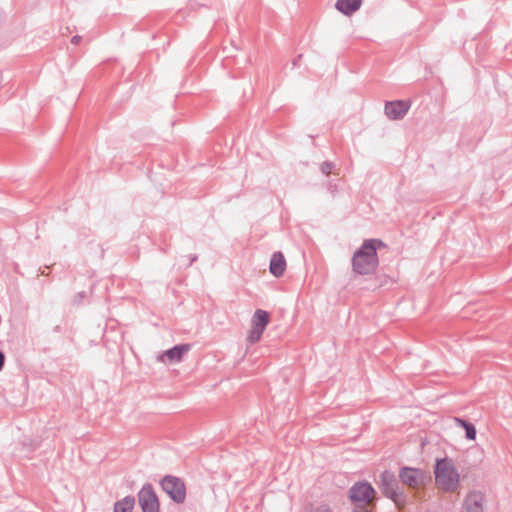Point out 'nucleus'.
Wrapping results in <instances>:
<instances>
[{"instance_id": "nucleus-1", "label": "nucleus", "mask_w": 512, "mask_h": 512, "mask_svg": "<svg viewBox=\"0 0 512 512\" xmlns=\"http://www.w3.org/2000/svg\"><path fill=\"white\" fill-rule=\"evenodd\" d=\"M435 486L445 493H458L461 487V475L451 458H437L434 465Z\"/></svg>"}, {"instance_id": "nucleus-2", "label": "nucleus", "mask_w": 512, "mask_h": 512, "mask_svg": "<svg viewBox=\"0 0 512 512\" xmlns=\"http://www.w3.org/2000/svg\"><path fill=\"white\" fill-rule=\"evenodd\" d=\"M381 246L378 240H366L362 246L355 251L352 257L353 270L361 275L375 271L378 265L377 248Z\"/></svg>"}, {"instance_id": "nucleus-3", "label": "nucleus", "mask_w": 512, "mask_h": 512, "mask_svg": "<svg viewBox=\"0 0 512 512\" xmlns=\"http://www.w3.org/2000/svg\"><path fill=\"white\" fill-rule=\"evenodd\" d=\"M270 316L268 312L257 309L251 319V328L247 334V341L250 343H256L260 340L264 330L269 324Z\"/></svg>"}, {"instance_id": "nucleus-4", "label": "nucleus", "mask_w": 512, "mask_h": 512, "mask_svg": "<svg viewBox=\"0 0 512 512\" xmlns=\"http://www.w3.org/2000/svg\"><path fill=\"white\" fill-rule=\"evenodd\" d=\"M163 490L177 503H182L186 497L185 484L179 478L166 476L161 481Z\"/></svg>"}, {"instance_id": "nucleus-5", "label": "nucleus", "mask_w": 512, "mask_h": 512, "mask_svg": "<svg viewBox=\"0 0 512 512\" xmlns=\"http://www.w3.org/2000/svg\"><path fill=\"white\" fill-rule=\"evenodd\" d=\"M399 477L403 484L413 489L422 488L428 478L425 471L410 467L402 468Z\"/></svg>"}, {"instance_id": "nucleus-6", "label": "nucleus", "mask_w": 512, "mask_h": 512, "mask_svg": "<svg viewBox=\"0 0 512 512\" xmlns=\"http://www.w3.org/2000/svg\"><path fill=\"white\" fill-rule=\"evenodd\" d=\"M351 500L358 506H368L375 497V490L368 483H357L350 490Z\"/></svg>"}, {"instance_id": "nucleus-7", "label": "nucleus", "mask_w": 512, "mask_h": 512, "mask_svg": "<svg viewBox=\"0 0 512 512\" xmlns=\"http://www.w3.org/2000/svg\"><path fill=\"white\" fill-rule=\"evenodd\" d=\"M139 505L143 512H159V499L151 485H145L138 493Z\"/></svg>"}, {"instance_id": "nucleus-8", "label": "nucleus", "mask_w": 512, "mask_h": 512, "mask_svg": "<svg viewBox=\"0 0 512 512\" xmlns=\"http://www.w3.org/2000/svg\"><path fill=\"white\" fill-rule=\"evenodd\" d=\"M411 103L405 100L386 101L385 115L390 120H399L404 118L410 109Z\"/></svg>"}, {"instance_id": "nucleus-9", "label": "nucleus", "mask_w": 512, "mask_h": 512, "mask_svg": "<svg viewBox=\"0 0 512 512\" xmlns=\"http://www.w3.org/2000/svg\"><path fill=\"white\" fill-rule=\"evenodd\" d=\"M485 495L480 491H471L464 501L465 512H484Z\"/></svg>"}, {"instance_id": "nucleus-10", "label": "nucleus", "mask_w": 512, "mask_h": 512, "mask_svg": "<svg viewBox=\"0 0 512 512\" xmlns=\"http://www.w3.org/2000/svg\"><path fill=\"white\" fill-rule=\"evenodd\" d=\"M380 488L382 489L383 493L393 499L396 503H397V500L395 498L396 496V486H397V483H396V479L394 477V474L389 472V471H384L381 475H380Z\"/></svg>"}, {"instance_id": "nucleus-11", "label": "nucleus", "mask_w": 512, "mask_h": 512, "mask_svg": "<svg viewBox=\"0 0 512 512\" xmlns=\"http://www.w3.org/2000/svg\"><path fill=\"white\" fill-rule=\"evenodd\" d=\"M190 350V346L188 344H182L173 347L170 350H167L161 357L160 361L166 363L179 362L182 359V356Z\"/></svg>"}, {"instance_id": "nucleus-12", "label": "nucleus", "mask_w": 512, "mask_h": 512, "mask_svg": "<svg viewBox=\"0 0 512 512\" xmlns=\"http://www.w3.org/2000/svg\"><path fill=\"white\" fill-rule=\"evenodd\" d=\"M286 260L281 252H275L270 260L269 271L275 277H281L286 270Z\"/></svg>"}, {"instance_id": "nucleus-13", "label": "nucleus", "mask_w": 512, "mask_h": 512, "mask_svg": "<svg viewBox=\"0 0 512 512\" xmlns=\"http://www.w3.org/2000/svg\"><path fill=\"white\" fill-rule=\"evenodd\" d=\"M362 5V0H337L335 7L344 15H351L357 11Z\"/></svg>"}, {"instance_id": "nucleus-14", "label": "nucleus", "mask_w": 512, "mask_h": 512, "mask_svg": "<svg viewBox=\"0 0 512 512\" xmlns=\"http://www.w3.org/2000/svg\"><path fill=\"white\" fill-rule=\"evenodd\" d=\"M135 500L131 496L124 497L117 501L114 505V512H132L134 509Z\"/></svg>"}, {"instance_id": "nucleus-15", "label": "nucleus", "mask_w": 512, "mask_h": 512, "mask_svg": "<svg viewBox=\"0 0 512 512\" xmlns=\"http://www.w3.org/2000/svg\"><path fill=\"white\" fill-rule=\"evenodd\" d=\"M456 422L459 426L463 427L466 431V437L469 440H475L476 438V429L474 425L462 420V419H456Z\"/></svg>"}, {"instance_id": "nucleus-16", "label": "nucleus", "mask_w": 512, "mask_h": 512, "mask_svg": "<svg viewBox=\"0 0 512 512\" xmlns=\"http://www.w3.org/2000/svg\"><path fill=\"white\" fill-rule=\"evenodd\" d=\"M335 165L333 162L331 161H324L321 166H320V170L323 174H325L326 176L330 175L334 169Z\"/></svg>"}, {"instance_id": "nucleus-17", "label": "nucleus", "mask_w": 512, "mask_h": 512, "mask_svg": "<svg viewBox=\"0 0 512 512\" xmlns=\"http://www.w3.org/2000/svg\"><path fill=\"white\" fill-rule=\"evenodd\" d=\"M81 39H82V38H81V36H79V35H75V36H73V37H72L71 42H72L73 44L77 45V44H79V42L81 41Z\"/></svg>"}, {"instance_id": "nucleus-18", "label": "nucleus", "mask_w": 512, "mask_h": 512, "mask_svg": "<svg viewBox=\"0 0 512 512\" xmlns=\"http://www.w3.org/2000/svg\"><path fill=\"white\" fill-rule=\"evenodd\" d=\"M4 364V355L0 352V369L3 367Z\"/></svg>"}, {"instance_id": "nucleus-19", "label": "nucleus", "mask_w": 512, "mask_h": 512, "mask_svg": "<svg viewBox=\"0 0 512 512\" xmlns=\"http://www.w3.org/2000/svg\"><path fill=\"white\" fill-rule=\"evenodd\" d=\"M324 512H330L329 510L325 509Z\"/></svg>"}]
</instances>
